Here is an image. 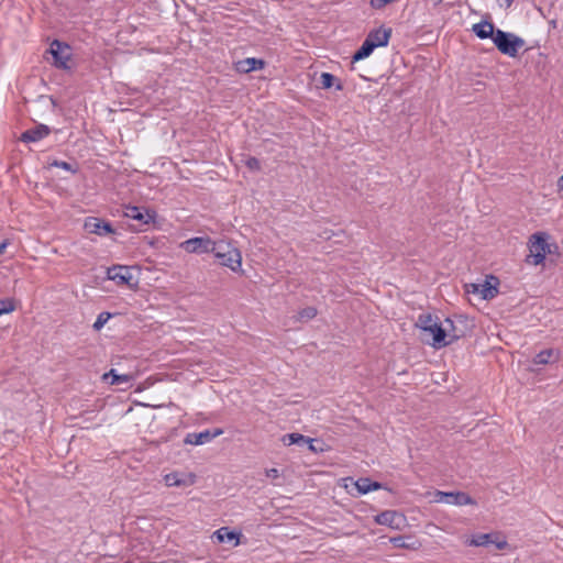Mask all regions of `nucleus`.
Here are the masks:
<instances>
[{
    "mask_svg": "<svg viewBox=\"0 0 563 563\" xmlns=\"http://www.w3.org/2000/svg\"><path fill=\"white\" fill-rule=\"evenodd\" d=\"M493 42L500 53L509 57H516L519 49H521L526 44L525 40L520 36L505 32L500 29L496 30Z\"/></svg>",
    "mask_w": 563,
    "mask_h": 563,
    "instance_id": "nucleus-1",
    "label": "nucleus"
},
{
    "mask_svg": "<svg viewBox=\"0 0 563 563\" xmlns=\"http://www.w3.org/2000/svg\"><path fill=\"white\" fill-rule=\"evenodd\" d=\"M547 233L538 232L531 235L529 241L530 254L527 262L533 265H540L545 260L547 254L550 252V246L547 242Z\"/></svg>",
    "mask_w": 563,
    "mask_h": 563,
    "instance_id": "nucleus-2",
    "label": "nucleus"
},
{
    "mask_svg": "<svg viewBox=\"0 0 563 563\" xmlns=\"http://www.w3.org/2000/svg\"><path fill=\"white\" fill-rule=\"evenodd\" d=\"M432 336V341H426L434 349H440L450 345L462 336L461 332H451L446 327H443L439 321L432 327L427 328L424 331Z\"/></svg>",
    "mask_w": 563,
    "mask_h": 563,
    "instance_id": "nucleus-3",
    "label": "nucleus"
},
{
    "mask_svg": "<svg viewBox=\"0 0 563 563\" xmlns=\"http://www.w3.org/2000/svg\"><path fill=\"white\" fill-rule=\"evenodd\" d=\"M432 501L443 503L455 506L476 505V501L464 492H442L435 490L433 494Z\"/></svg>",
    "mask_w": 563,
    "mask_h": 563,
    "instance_id": "nucleus-4",
    "label": "nucleus"
},
{
    "mask_svg": "<svg viewBox=\"0 0 563 563\" xmlns=\"http://www.w3.org/2000/svg\"><path fill=\"white\" fill-rule=\"evenodd\" d=\"M498 278L494 276H489V279H486L483 284H470L467 285V292L478 294L482 299L490 300L495 298L498 294Z\"/></svg>",
    "mask_w": 563,
    "mask_h": 563,
    "instance_id": "nucleus-5",
    "label": "nucleus"
},
{
    "mask_svg": "<svg viewBox=\"0 0 563 563\" xmlns=\"http://www.w3.org/2000/svg\"><path fill=\"white\" fill-rule=\"evenodd\" d=\"M49 52L54 58V66L59 69H68V62L70 59V46L58 40L51 43Z\"/></svg>",
    "mask_w": 563,
    "mask_h": 563,
    "instance_id": "nucleus-6",
    "label": "nucleus"
},
{
    "mask_svg": "<svg viewBox=\"0 0 563 563\" xmlns=\"http://www.w3.org/2000/svg\"><path fill=\"white\" fill-rule=\"evenodd\" d=\"M180 247L188 253H210L213 247V240L209 236H196L180 243Z\"/></svg>",
    "mask_w": 563,
    "mask_h": 563,
    "instance_id": "nucleus-7",
    "label": "nucleus"
},
{
    "mask_svg": "<svg viewBox=\"0 0 563 563\" xmlns=\"http://www.w3.org/2000/svg\"><path fill=\"white\" fill-rule=\"evenodd\" d=\"M466 544L471 547H487L494 544L496 549L503 550L507 547V541L500 538L498 533H478L472 536V538L466 541Z\"/></svg>",
    "mask_w": 563,
    "mask_h": 563,
    "instance_id": "nucleus-8",
    "label": "nucleus"
},
{
    "mask_svg": "<svg viewBox=\"0 0 563 563\" xmlns=\"http://www.w3.org/2000/svg\"><path fill=\"white\" fill-rule=\"evenodd\" d=\"M377 525L387 526L395 530H400L405 522L404 515L395 510H385L375 516Z\"/></svg>",
    "mask_w": 563,
    "mask_h": 563,
    "instance_id": "nucleus-9",
    "label": "nucleus"
},
{
    "mask_svg": "<svg viewBox=\"0 0 563 563\" xmlns=\"http://www.w3.org/2000/svg\"><path fill=\"white\" fill-rule=\"evenodd\" d=\"M84 227L89 233L97 234L99 236H106L114 232L110 222L103 221L97 217H88L85 220Z\"/></svg>",
    "mask_w": 563,
    "mask_h": 563,
    "instance_id": "nucleus-10",
    "label": "nucleus"
},
{
    "mask_svg": "<svg viewBox=\"0 0 563 563\" xmlns=\"http://www.w3.org/2000/svg\"><path fill=\"white\" fill-rule=\"evenodd\" d=\"M220 265L230 268L234 273L243 274L242 269V254L240 250H232V252L220 253V257L217 258Z\"/></svg>",
    "mask_w": 563,
    "mask_h": 563,
    "instance_id": "nucleus-11",
    "label": "nucleus"
},
{
    "mask_svg": "<svg viewBox=\"0 0 563 563\" xmlns=\"http://www.w3.org/2000/svg\"><path fill=\"white\" fill-rule=\"evenodd\" d=\"M222 433H223V430L219 429V428H217L212 431L205 430L199 433L191 432L185 437L184 442L186 444H191V445H201V444H206V443L210 442L211 440L221 435Z\"/></svg>",
    "mask_w": 563,
    "mask_h": 563,
    "instance_id": "nucleus-12",
    "label": "nucleus"
},
{
    "mask_svg": "<svg viewBox=\"0 0 563 563\" xmlns=\"http://www.w3.org/2000/svg\"><path fill=\"white\" fill-rule=\"evenodd\" d=\"M125 216L128 218L139 221L143 225H147V224L154 222V219H155L154 211H151L150 209H146V208L136 207V206L126 207Z\"/></svg>",
    "mask_w": 563,
    "mask_h": 563,
    "instance_id": "nucleus-13",
    "label": "nucleus"
},
{
    "mask_svg": "<svg viewBox=\"0 0 563 563\" xmlns=\"http://www.w3.org/2000/svg\"><path fill=\"white\" fill-rule=\"evenodd\" d=\"M391 36V29L379 26L378 29L372 30L366 38L368 42H372L377 47H385L388 45Z\"/></svg>",
    "mask_w": 563,
    "mask_h": 563,
    "instance_id": "nucleus-14",
    "label": "nucleus"
},
{
    "mask_svg": "<svg viewBox=\"0 0 563 563\" xmlns=\"http://www.w3.org/2000/svg\"><path fill=\"white\" fill-rule=\"evenodd\" d=\"M51 133V129L46 124H37L36 126L24 131L20 140L24 143L38 142Z\"/></svg>",
    "mask_w": 563,
    "mask_h": 563,
    "instance_id": "nucleus-15",
    "label": "nucleus"
},
{
    "mask_svg": "<svg viewBox=\"0 0 563 563\" xmlns=\"http://www.w3.org/2000/svg\"><path fill=\"white\" fill-rule=\"evenodd\" d=\"M107 277L110 280L115 282L118 285L130 284L132 279V274L126 266L114 265L107 269Z\"/></svg>",
    "mask_w": 563,
    "mask_h": 563,
    "instance_id": "nucleus-16",
    "label": "nucleus"
},
{
    "mask_svg": "<svg viewBox=\"0 0 563 563\" xmlns=\"http://www.w3.org/2000/svg\"><path fill=\"white\" fill-rule=\"evenodd\" d=\"M389 542L397 549L419 550L421 542L411 536H398L389 539Z\"/></svg>",
    "mask_w": 563,
    "mask_h": 563,
    "instance_id": "nucleus-17",
    "label": "nucleus"
},
{
    "mask_svg": "<svg viewBox=\"0 0 563 563\" xmlns=\"http://www.w3.org/2000/svg\"><path fill=\"white\" fill-rule=\"evenodd\" d=\"M264 65H265V63L263 59L249 57V58L239 60L235 64V69L239 73L247 74V73L256 70V69H262L264 67Z\"/></svg>",
    "mask_w": 563,
    "mask_h": 563,
    "instance_id": "nucleus-18",
    "label": "nucleus"
},
{
    "mask_svg": "<svg viewBox=\"0 0 563 563\" xmlns=\"http://www.w3.org/2000/svg\"><path fill=\"white\" fill-rule=\"evenodd\" d=\"M473 32L477 37L485 40L488 37L493 38L495 36L496 30L492 22L482 21L473 25Z\"/></svg>",
    "mask_w": 563,
    "mask_h": 563,
    "instance_id": "nucleus-19",
    "label": "nucleus"
},
{
    "mask_svg": "<svg viewBox=\"0 0 563 563\" xmlns=\"http://www.w3.org/2000/svg\"><path fill=\"white\" fill-rule=\"evenodd\" d=\"M239 533L231 531L228 527H222L214 532V537L221 543L234 541V545L239 544Z\"/></svg>",
    "mask_w": 563,
    "mask_h": 563,
    "instance_id": "nucleus-20",
    "label": "nucleus"
},
{
    "mask_svg": "<svg viewBox=\"0 0 563 563\" xmlns=\"http://www.w3.org/2000/svg\"><path fill=\"white\" fill-rule=\"evenodd\" d=\"M355 487L358 494H367L369 492L376 490L380 488V484L377 482H373L367 477H361L355 482Z\"/></svg>",
    "mask_w": 563,
    "mask_h": 563,
    "instance_id": "nucleus-21",
    "label": "nucleus"
},
{
    "mask_svg": "<svg viewBox=\"0 0 563 563\" xmlns=\"http://www.w3.org/2000/svg\"><path fill=\"white\" fill-rule=\"evenodd\" d=\"M375 49V45L372 42H368L367 38L364 40L361 47L354 53L352 56V62L356 63L364 58H367Z\"/></svg>",
    "mask_w": 563,
    "mask_h": 563,
    "instance_id": "nucleus-22",
    "label": "nucleus"
},
{
    "mask_svg": "<svg viewBox=\"0 0 563 563\" xmlns=\"http://www.w3.org/2000/svg\"><path fill=\"white\" fill-rule=\"evenodd\" d=\"M320 84L323 89H330L331 87H335L336 90H342V82L330 73H322L320 76Z\"/></svg>",
    "mask_w": 563,
    "mask_h": 563,
    "instance_id": "nucleus-23",
    "label": "nucleus"
},
{
    "mask_svg": "<svg viewBox=\"0 0 563 563\" xmlns=\"http://www.w3.org/2000/svg\"><path fill=\"white\" fill-rule=\"evenodd\" d=\"M553 357H554V360L558 358V353L554 350H552V349L543 350L534 356L533 363L537 365H545V364L551 363L553 361Z\"/></svg>",
    "mask_w": 563,
    "mask_h": 563,
    "instance_id": "nucleus-24",
    "label": "nucleus"
},
{
    "mask_svg": "<svg viewBox=\"0 0 563 563\" xmlns=\"http://www.w3.org/2000/svg\"><path fill=\"white\" fill-rule=\"evenodd\" d=\"M103 380L109 382L111 385H120V384H126L131 380V376L123 374L119 375L115 373L114 369L109 371L108 373H104L102 376Z\"/></svg>",
    "mask_w": 563,
    "mask_h": 563,
    "instance_id": "nucleus-25",
    "label": "nucleus"
},
{
    "mask_svg": "<svg viewBox=\"0 0 563 563\" xmlns=\"http://www.w3.org/2000/svg\"><path fill=\"white\" fill-rule=\"evenodd\" d=\"M213 247L210 253H213L216 258L220 257V253H230L232 250H239L231 242L224 240L213 241Z\"/></svg>",
    "mask_w": 563,
    "mask_h": 563,
    "instance_id": "nucleus-26",
    "label": "nucleus"
},
{
    "mask_svg": "<svg viewBox=\"0 0 563 563\" xmlns=\"http://www.w3.org/2000/svg\"><path fill=\"white\" fill-rule=\"evenodd\" d=\"M309 438L300 434V433H288L283 437L284 444L291 445V444H305V442H308Z\"/></svg>",
    "mask_w": 563,
    "mask_h": 563,
    "instance_id": "nucleus-27",
    "label": "nucleus"
},
{
    "mask_svg": "<svg viewBox=\"0 0 563 563\" xmlns=\"http://www.w3.org/2000/svg\"><path fill=\"white\" fill-rule=\"evenodd\" d=\"M438 322V319H434L432 314L430 313H422L418 317L417 320V327L420 328L423 332L427 331V328L432 327V324H435Z\"/></svg>",
    "mask_w": 563,
    "mask_h": 563,
    "instance_id": "nucleus-28",
    "label": "nucleus"
},
{
    "mask_svg": "<svg viewBox=\"0 0 563 563\" xmlns=\"http://www.w3.org/2000/svg\"><path fill=\"white\" fill-rule=\"evenodd\" d=\"M49 166L62 168L71 174H76L78 172V167L76 165L65 162V161L54 159L52 163H49Z\"/></svg>",
    "mask_w": 563,
    "mask_h": 563,
    "instance_id": "nucleus-29",
    "label": "nucleus"
},
{
    "mask_svg": "<svg viewBox=\"0 0 563 563\" xmlns=\"http://www.w3.org/2000/svg\"><path fill=\"white\" fill-rule=\"evenodd\" d=\"M317 316V309L314 307H306L298 312V320L308 321Z\"/></svg>",
    "mask_w": 563,
    "mask_h": 563,
    "instance_id": "nucleus-30",
    "label": "nucleus"
},
{
    "mask_svg": "<svg viewBox=\"0 0 563 563\" xmlns=\"http://www.w3.org/2000/svg\"><path fill=\"white\" fill-rule=\"evenodd\" d=\"M14 309L15 306L12 299L0 300V317L2 314L12 312Z\"/></svg>",
    "mask_w": 563,
    "mask_h": 563,
    "instance_id": "nucleus-31",
    "label": "nucleus"
},
{
    "mask_svg": "<svg viewBox=\"0 0 563 563\" xmlns=\"http://www.w3.org/2000/svg\"><path fill=\"white\" fill-rule=\"evenodd\" d=\"M110 318V313L109 312H101L98 314L95 323L92 324V328L96 330V331H99L100 329L103 328V325L107 323V321L109 320Z\"/></svg>",
    "mask_w": 563,
    "mask_h": 563,
    "instance_id": "nucleus-32",
    "label": "nucleus"
},
{
    "mask_svg": "<svg viewBox=\"0 0 563 563\" xmlns=\"http://www.w3.org/2000/svg\"><path fill=\"white\" fill-rule=\"evenodd\" d=\"M245 165L249 169L251 170H254V172H258L261 169V163L260 161L256 158V157H249L246 161H245Z\"/></svg>",
    "mask_w": 563,
    "mask_h": 563,
    "instance_id": "nucleus-33",
    "label": "nucleus"
},
{
    "mask_svg": "<svg viewBox=\"0 0 563 563\" xmlns=\"http://www.w3.org/2000/svg\"><path fill=\"white\" fill-rule=\"evenodd\" d=\"M165 482L168 486H180L183 482L178 479V475L176 473L167 474L165 476Z\"/></svg>",
    "mask_w": 563,
    "mask_h": 563,
    "instance_id": "nucleus-34",
    "label": "nucleus"
},
{
    "mask_svg": "<svg viewBox=\"0 0 563 563\" xmlns=\"http://www.w3.org/2000/svg\"><path fill=\"white\" fill-rule=\"evenodd\" d=\"M265 474L268 478L276 479L279 477V471L277 468H267Z\"/></svg>",
    "mask_w": 563,
    "mask_h": 563,
    "instance_id": "nucleus-35",
    "label": "nucleus"
},
{
    "mask_svg": "<svg viewBox=\"0 0 563 563\" xmlns=\"http://www.w3.org/2000/svg\"><path fill=\"white\" fill-rule=\"evenodd\" d=\"M443 327H446L451 332H461L463 334L462 331H459L456 329V327L453 324V321L450 318H446L444 320V325Z\"/></svg>",
    "mask_w": 563,
    "mask_h": 563,
    "instance_id": "nucleus-36",
    "label": "nucleus"
},
{
    "mask_svg": "<svg viewBox=\"0 0 563 563\" xmlns=\"http://www.w3.org/2000/svg\"><path fill=\"white\" fill-rule=\"evenodd\" d=\"M391 0H371V5L373 8H383L385 4L389 3Z\"/></svg>",
    "mask_w": 563,
    "mask_h": 563,
    "instance_id": "nucleus-37",
    "label": "nucleus"
},
{
    "mask_svg": "<svg viewBox=\"0 0 563 563\" xmlns=\"http://www.w3.org/2000/svg\"><path fill=\"white\" fill-rule=\"evenodd\" d=\"M313 442H314V440L309 439V441L305 442V444H308V448H309L310 451L318 452V449L314 446Z\"/></svg>",
    "mask_w": 563,
    "mask_h": 563,
    "instance_id": "nucleus-38",
    "label": "nucleus"
},
{
    "mask_svg": "<svg viewBox=\"0 0 563 563\" xmlns=\"http://www.w3.org/2000/svg\"><path fill=\"white\" fill-rule=\"evenodd\" d=\"M503 1H504V3L500 2L499 5L505 7V8H509L514 2V0H503Z\"/></svg>",
    "mask_w": 563,
    "mask_h": 563,
    "instance_id": "nucleus-39",
    "label": "nucleus"
},
{
    "mask_svg": "<svg viewBox=\"0 0 563 563\" xmlns=\"http://www.w3.org/2000/svg\"><path fill=\"white\" fill-rule=\"evenodd\" d=\"M7 246H8V241H2L0 243V255L4 252Z\"/></svg>",
    "mask_w": 563,
    "mask_h": 563,
    "instance_id": "nucleus-40",
    "label": "nucleus"
},
{
    "mask_svg": "<svg viewBox=\"0 0 563 563\" xmlns=\"http://www.w3.org/2000/svg\"><path fill=\"white\" fill-rule=\"evenodd\" d=\"M559 186H560L561 188H563V175H562V176L560 177V179H559Z\"/></svg>",
    "mask_w": 563,
    "mask_h": 563,
    "instance_id": "nucleus-41",
    "label": "nucleus"
}]
</instances>
